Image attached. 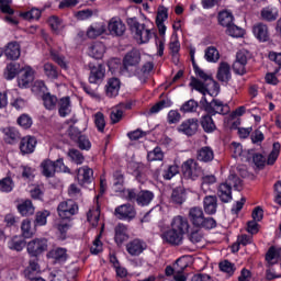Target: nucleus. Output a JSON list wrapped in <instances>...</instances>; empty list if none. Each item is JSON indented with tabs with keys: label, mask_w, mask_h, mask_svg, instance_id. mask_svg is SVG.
<instances>
[{
	"label": "nucleus",
	"mask_w": 281,
	"mask_h": 281,
	"mask_svg": "<svg viewBox=\"0 0 281 281\" xmlns=\"http://www.w3.org/2000/svg\"><path fill=\"white\" fill-rule=\"evenodd\" d=\"M47 238H35L26 244V251L32 258H38L47 251Z\"/></svg>",
	"instance_id": "8"
},
{
	"label": "nucleus",
	"mask_w": 281,
	"mask_h": 281,
	"mask_svg": "<svg viewBox=\"0 0 281 281\" xmlns=\"http://www.w3.org/2000/svg\"><path fill=\"white\" fill-rule=\"evenodd\" d=\"M20 72H22V76L18 79L19 87H21V88L30 87V82H31V80H33L32 69L22 68V71H20Z\"/></svg>",
	"instance_id": "38"
},
{
	"label": "nucleus",
	"mask_w": 281,
	"mask_h": 281,
	"mask_svg": "<svg viewBox=\"0 0 281 281\" xmlns=\"http://www.w3.org/2000/svg\"><path fill=\"white\" fill-rule=\"evenodd\" d=\"M67 156L69 157L70 161L77 164V166H81L85 162V156L80 150L71 148L68 150Z\"/></svg>",
	"instance_id": "45"
},
{
	"label": "nucleus",
	"mask_w": 281,
	"mask_h": 281,
	"mask_svg": "<svg viewBox=\"0 0 281 281\" xmlns=\"http://www.w3.org/2000/svg\"><path fill=\"white\" fill-rule=\"evenodd\" d=\"M123 196L126 199V201H136L137 205L145 207L146 205H150V203H153L155 193L148 190H142L137 193L135 189H123Z\"/></svg>",
	"instance_id": "2"
},
{
	"label": "nucleus",
	"mask_w": 281,
	"mask_h": 281,
	"mask_svg": "<svg viewBox=\"0 0 281 281\" xmlns=\"http://www.w3.org/2000/svg\"><path fill=\"white\" fill-rule=\"evenodd\" d=\"M42 100L45 109L48 111H54V109H56V104H58V98L49 92L44 93Z\"/></svg>",
	"instance_id": "39"
},
{
	"label": "nucleus",
	"mask_w": 281,
	"mask_h": 281,
	"mask_svg": "<svg viewBox=\"0 0 281 281\" xmlns=\"http://www.w3.org/2000/svg\"><path fill=\"white\" fill-rule=\"evenodd\" d=\"M48 24L55 34H60L65 30V24L60 18L53 15L48 19Z\"/></svg>",
	"instance_id": "40"
},
{
	"label": "nucleus",
	"mask_w": 281,
	"mask_h": 281,
	"mask_svg": "<svg viewBox=\"0 0 281 281\" xmlns=\"http://www.w3.org/2000/svg\"><path fill=\"white\" fill-rule=\"evenodd\" d=\"M21 229L24 238H32V236H34V233H32V222H30V220L22 222Z\"/></svg>",
	"instance_id": "55"
},
{
	"label": "nucleus",
	"mask_w": 281,
	"mask_h": 281,
	"mask_svg": "<svg viewBox=\"0 0 281 281\" xmlns=\"http://www.w3.org/2000/svg\"><path fill=\"white\" fill-rule=\"evenodd\" d=\"M14 190V180L5 177L0 180V192H12Z\"/></svg>",
	"instance_id": "50"
},
{
	"label": "nucleus",
	"mask_w": 281,
	"mask_h": 281,
	"mask_svg": "<svg viewBox=\"0 0 281 281\" xmlns=\"http://www.w3.org/2000/svg\"><path fill=\"white\" fill-rule=\"evenodd\" d=\"M218 23L223 27H229L234 23V15L229 11H222L218 13Z\"/></svg>",
	"instance_id": "41"
},
{
	"label": "nucleus",
	"mask_w": 281,
	"mask_h": 281,
	"mask_svg": "<svg viewBox=\"0 0 281 281\" xmlns=\"http://www.w3.org/2000/svg\"><path fill=\"white\" fill-rule=\"evenodd\" d=\"M18 212H20L22 216H32L35 212L34 204H32L30 200H25L18 205Z\"/></svg>",
	"instance_id": "37"
},
{
	"label": "nucleus",
	"mask_w": 281,
	"mask_h": 281,
	"mask_svg": "<svg viewBox=\"0 0 281 281\" xmlns=\"http://www.w3.org/2000/svg\"><path fill=\"white\" fill-rule=\"evenodd\" d=\"M189 221L194 227H203L204 229H214L216 227V220L214 217H205L203 209L199 206L190 209Z\"/></svg>",
	"instance_id": "1"
},
{
	"label": "nucleus",
	"mask_w": 281,
	"mask_h": 281,
	"mask_svg": "<svg viewBox=\"0 0 281 281\" xmlns=\"http://www.w3.org/2000/svg\"><path fill=\"white\" fill-rule=\"evenodd\" d=\"M261 16L265 21H276L278 19V10L266 8L261 11Z\"/></svg>",
	"instance_id": "56"
},
{
	"label": "nucleus",
	"mask_w": 281,
	"mask_h": 281,
	"mask_svg": "<svg viewBox=\"0 0 281 281\" xmlns=\"http://www.w3.org/2000/svg\"><path fill=\"white\" fill-rule=\"evenodd\" d=\"M224 184L228 186L231 190L232 188H234V190H237L238 192L243 190V181L240 180V178H238V176H236V173H231Z\"/></svg>",
	"instance_id": "36"
},
{
	"label": "nucleus",
	"mask_w": 281,
	"mask_h": 281,
	"mask_svg": "<svg viewBox=\"0 0 281 281\" xmlns=\"http://www.w3.org/2000/svg\"><path fill=\"white\" fill-rule=\"evenodd\" d=\"M147 247L148 245H146V241L142 239H134L126 245V251L130 256H142V254L146 251Z\"/></svg>",
	"instance_id": "15"
},
{
	"label": "nucleus",
	"mask_w": 281,
	"mask_h": 281,
	"mask_svg": "<svg viewBox=\"0 0 281 281\" xmlns=\"http://www.w3.org/2000/svg\"><path fill=\"white\" fill-rule=\"evenodd\" d=\"M167 122L168 124H179V122H181V113L177 110L169 111Z\"/></svg>",
	"instance_id": "63"
},
{
	"label": "nucleus",
	"mask_w": 281,
	"mask_h": 281,
	"mask_svg": "<svg viewBox=\"0 0 281 281\" xmlns=\"http://www.w3.org/2000/svg\"><path fill=\"white\" fill-rule=\"evenodd\" d=\"M114 214L120 221H133L137 216V211H135V206L127 203L117 206L114 210Z\"/></svg>",
	"instance_id": "13"
},
{
	"label": "nucleus",
	"mask_w": 281,
	"mask_h": 281,
	"mask_svg": "<svg viewBox=\"0 0 281 281\" xmlns=\"http://www.w3.org/2000/svg\"><path fill=\"white\" fill-rule=\"evenodd\" d=\"M36 137L34 136H25L20 142V153L22 155H32L34 149L36 148Z\"/></svg>",
	"instance_id": "17"
},
{
	"label": "nucleus",
	"mask_w": 281,
	"mask_h": 281,
	"mask_svg": "<svg viewBox=\"0 0 281 281\" xmlns=\"http://www.w3.org/2000/svg\"><path fill=\"white\" fill-rule=\"evenodd\" d=\"M182 175L186 179L196 181V179L203 175V169L199 167V162H196V160L191 158L182 164Z\"/></svg>",
	"instance_id": "7"
},
{
	"label": "nucleus",
	"mask_w": 281,
	"mask_h": 281,
	"mask_svg": "<svg viewBox=\"0 0 281 281\" xmlns=\"http://www.w3.org/2000/svg\"><path fill=\"white\" fill-rule=\"evenodd\" d=\"M178 133H182V135H187V137H192L196 135L199 131V119H188L183 121L178 127Z\"/></svg>",
	"instance_id": "11"
},
{
	"label": "nucleus",
	"mask_w": 281,
	"mask_h": 281,
	"mask_svg": "<svg viewBox=\"0 0 281 281\" xmlns=\"http://www.w3.org/2000/svg\"><path fill=\"white\" fill-rule=\"evenodd\" d=\"M226 34H228V36H233V38H240L245 35V31L233 23L227 26Z\"/></svg>",
	"instance_id": "52"
},
{
	"label": "nucleus",
	"mask_w": 281,
	"mask_h": 281,
	"mask_svg": "<svg viewBox=\"0 0 281 281\" xmlns=\"http://www.w3.org/2000/svg\"><path fill=\"white\" fill-rule=\"evenodd\" d=\"M90 76L89 82L90 85H100L104 80V75L106 74V69L104 65L98 64H89Z\"/></svg>",
	"instance_id": "12"
},
{
	"label": "nucleus",
	"mask_w": 281,
	"mask_h": 281,
	"mask_svg": "<svg viewBox=\"0 0 281 281\" xmlns=\"http://www.w3.org/2000/svg\"><path fill=\"white\" fill-rule=\"evenodd\" d=\"M200 124L204 133H214L216 131V124L214 123V119H212V114L202 116Z\"/></svg>",
	"instance_id": "31"
},
{
	"label": "nucleus",
	"mask_w": 281,
	"mask_h": 281,
	"mask_svg": "<svg viewBox=\"0 0 281 281\" xmlns=\"http://www.w3.org/2000/svg\"><path fill=\"white\" fill-rule=\"evenodd\" d=\"M23 71V68H21V64L19 63H11L7 65L4 69V78L5 80H14L19 74Z\"/></svg>",
	"instance_id": "27"
},
{
	"label": "nucleus",
	"mask_w": 281,
	"mask_h": 281,
	"mask_svg": "<svg viewBox=\"0 0 281 281\" xmlns=\"http://www.w3.org/2000/svg\"><path fill=\"white\" fill-rule=\"evenodd\" d=\"M18 124L24 128H31L32 127V117H30V115L27 114H22L19 119H18Z\"/></svg>",
	"instance_id": "64"
},
{
	"label": "nucleus",
	"mask_w": 281,
	"mask_h": 281,
	"mask_svg": "<svg viewBox=\"0 0 281 281\" xmlns=\"http://www.w3.org/2000/svg\"><path fill=\"white\" fill-rule=\"evenodd\" d=\"M77 181L79 186H87L93 181V169L83 166L77 170Z\"/></svg>",
	"instance_id": "16"
},
{
	"label": "nucleus",
	"mask_w": 281,
	"mask_h": 281,
	"mask_svg": "<svg viewBox=\"0 0 281 281\" xmlns=\"http://www.w3.org/2000/svg\"><path fill=\"white\" fill-rule=\"evenodd\" d=\"M203 207L205 214H216L218 210V198L216 195H206L203 199Z\"/></svg>",
	"instance_id": "20"
},
{
	"label": "nucleus",
	"mask_w": 281,
	"mask_h": 281,
	"mask_svg": "<svg viewBox=\"0 0 281 281\" xmlns=\"http://www.w3.org/2000/svg\"><path fill=\"white\" fill-rule=\"evenodd\" d=\"M7 245L12 251H23L25 248V239L19 236H13L8 240Z\"/></svg>",
	"instance_id": "35"
},
{
	"label": "nucleus",
	"mask_w": 281,
	"mask_h": 281,
	"mask_svg": "<svg viewBox=\"0 0 281 281\" xmlns=\"http://www.w3.org/2000/svg\"><path fill=\"white\" fill-rule=\"evenodd\" d=\"M252 34L261 43L269 41V27L263 23H257L252 26Z\"/></svg>",
	"instance_id": "22"
},
{
	"label": "nucleus",
	"mask_w": 281,
	"mask_h": 281,
	"mask_svg": "<svg viewBox=\"0 0 281 281\" xmlns=\"http://www.w3.org/2000/svg\"><path fill=\"white\" fill-rule=\"evenodd\" d=\"M217 196L222 203H229L232 201V188L225 182L221 183L217 189Z\"/></svg>",
	"instance_id": "29"
},
{
	"label": "nucleus",
	"mask_w": 281,
	"mask_h": 281,
	"mask_svg": "<svg viewBox=\"0 0 281 281\" xmlns=\"http://www.w3.org/2000/svg\"><path fill=\"white\" fill-rule=\"evenodd\" d=\"M103 32H106L104 25L90 26L87 31V36L88 38H98V36H102Z\"/></svg>",
	"instance_id": "49"
},
{
	"label": "nucleus",
	"mask_w": 281,
	"mask_h": 281,
	"mask_svg": "<svg viewBox=\"0 0 281 281\" xmlns=\"http://www.w3.org/2000/svg\"><path fill=\"white\" fill-rule=\"evenodd\" d=\"M204 58L207 60V63H217V60L221 58V54L216 47L210 46L205 49Z\"/></svg>",
	"instance_id": "44"
},
{
	"label": "nucleus",
	"mask_w": 281,
	"mask_h": 281,
	"mask_svg": "<svg viewBox=\"0 0 281 281\" xmlns=\"http://www.w3.org/2000/svg\"><path fill=\"white\" fill-rule=\"evenodd\" d=\"M59 240H67V232L71 229V221L60 218L55 223Z\"/></svg>",
	"instance_id": "23"
},
{
	"label": "nucleus",
	"mask_w": 281,
	"mask_h": 281,
	"mask_svg": "<svg viewBox=\"0 0 281 281\" xmlns=\"http://www.w3.org/2000/svg\"><path fill=\"white\" fill-rule=\"evenodd\" d=\"M42 173L44 177L48 179L54 177L56 172H69V168L65 166L63 158L57 159L56 161H52L50 159H46L41 164Z\"/></svg>",
	"instance_id": "4"
},
{
	"label": "nucleus",
	"mask_w": 281,
	"mask_h": 281,
	"mask_svg": "<svg viewBox=\"0 0 281 281\" xmlns=\"http://www.w3.org/2000/svg\"><path fill=\"white\" fill-rule=\"evenodd\" d=\"M88 222L92 225V227H98V222L100 221V210L89 211L87 213Z\"/></svg>",
	"instance_id": "57"
},
{
	"label": "nucleus",
	"mask_w": 281,
	"mask_h": 281,
	"mask_svg": "<svg viewBox=\"0 0 281 281\" xmlns=\"http://www.w3.org/2000/svg\"><path fill=\"white\" fill-rule=\"evenodd\" d=\"M171 229L176 231L183 237L184 234H188L190 231V222H188V218L178 215L171 221Z\"/></svg>",
	"instance_id": "14"
},
{
	"label": "nucleus",
	"mask_w": 281,
	"mask_h": 281,
	"mask_svg": "<svg viewBox=\"0 0 281 281\" xmlns=\"http://www.w3.org/2000/svg\"><path fill=\"white\" fill-rule=\"evenodd\" d=\"M59 115L60 117H67L71 113V99L69 97H64L58 101Z\"/></svg>",
	"instance_id": "32"
},
{
	"label": "nucleus",
	"mask_w": 281,
	"mask_h": 281,
	"mask_svg": "<svg viewBox=\"0 0 281 281\" xmlns=\"http://www.w3.org/2000/svg\"><path fill=\"white\" fill-rule=\"evenodd\" d=\"M220 269L224 273H228V276H234V272L236 271V267L229 260H224L220 262Z\"/></svg>",
	"instance_id": "58"
},
{
	"label": "nucleus",
	"mask_w": 281,
	"mask_h": 281,
	"mask_svg": "<svg viewBox=\"0 0 281 281\" xmlns=\"http://www.w3.org/2000/svg\"><path fill=\"white\" fill-rule=\"evenodd\" d=\"M201 104L209 115H216V113L220 115H227L229 112V105L223 104L218 99H213L211 102H207V99L203 97Z\"/></svg>",
	"instance_id": "5"
},
{
	"label": "nucleus",
	"mask_w": 281,
	"mask_h": 281,
	"mask_svg": "<svg viewBox=\"0 0 281 281\" xmlns=\"http://www.w3.org/2000/svg\"><path fill=\"white\" fill-rule=\"evenodd\" d=\"M12 4V0H0V11L2 14H14V9L10 7Z\"/></svg>",
	"instance_id": "60"
},
{
	"label": "nucleus",
	"mask_w": 281,
	"mask_h": 281,
	"mask_svg": "<svg viewBox=\"0 0 281 281\" xmlns=\"http://www.w3.org/2000/svg\"><path fill=\"white\" fill-rule=\"evenodd\" d=\"M161 238L165 243H168L169 245H175L177 247L183 244V237L173 228L164 232L161 234Z\"/></svg>",
	"instance_id": "18"
},
{
	"label": "nucleus",
	"mask_w": 281,
	"mask_h": 281,
	"mask_svg": "<svg viewBox=\"0 0 281 281\" xmlns=\"http://www.w3.org/2000/svg\"><path fill=\"white\" fill-rule=\"evenodd\" d=\"M190 87L195 89V91H199L202 93V95H205L209 93L207 88H205V83H203L201 80L196 79L195 77H191Z\"/></svg>",
	"instance_id": "51"
},
{
	"label": "nucleus",
	"mask_w": 281,
	"mask_h": 281,
	"mask_svg": "<svg viewBox=\"0 0 281 281\" xmlns=\"http://www.w3.org/2000/svg\"><path fill=\"white\" fill-rule=\"evenodd\" d=\"M196 159L210 164V161H214V150L210 146H204L198 150Z\"/></svg>",
	"instance_id": "26"
},
{
	"label": "nucleus",
	"mask_w": 281,
	"mask_h": 281,
	"mask_svg": "<svg viewBox=\"0 0 281 281\" xmlns=\"http://www.w3.org/2000/svg\"><path fill=\"white\" fill-rule=\"evenodd\" d=\"M217 80L227 85L232 80V68L227 61L220 63L216 74Z\"/></svg>",
	"instance_id": "19"
},
{
	"label": "nucleus",
	"mask_w": 281,
	"mask_h": 281,
	"mask_svg": "<svg viewBox=\"0 0 281 281\" xmlns=\"http://www.w3.org/2000/svg\"><path fill=\"white\" fill-rule=\"evenodd\" d=\"M155 69V64L151 61H147L140 69L139 72L134 74V76H137L138 80L144 85L146 83V80H148V74Z\"/></svg>",
	"instance_id": "34"
},
{
	"label": "nucleus",
	"mask_w": 281,
	"mask_h": 281,
	"mask_svg": "<svg viewBox=\"0 0 281 281\" xmlns=\"http://www.w3.org/2000/svg\"><path fill=\"white\" fill-rule=\"evenodd\" d=\"M142 63V53L137 48L127 52L123 57V71H131V68L138 67Z\"/></svg>",
	"instance_id": "10"
},
{
	"label": "nucleus",
	"mask_w": 281,
	"mask_h": 281,
	"mask_svg": "<svg viewBox=\"0 0 281 281\" xmlns=\"http://www.w3.org/2000/svg\"><path fill=\"white\" fill-rule=\"evenodd\" d=\"M126 23L140 44L148 43L155 34L150 29H146V24L139 23L137 18H127Z\"/></svg>",
	"instance_id": "3"
},
{
	"label": "nucleus",
	"mask_w": 281,
	"mask_h": 281,
	"mask_svg": "<svg viewBox=\"0 0 281 281\" xmlns=\"http://www.w3.org/2000/svg\"><path fill=\"white\" fill-rule=\"evenodd\" d=\"M148 161H162L164 160V151L161 147L154 148L153 151L147 154Z\"/></svg>",
	"instance_id": "53"
},
{
	"label": "nucleus",
	"mask_w": 281,
	"mask_h": 281,
	"mask_svg": "<svg viewBox=\"0 0 281 281\" xmlns=\"http://www.w3.org/2000/svg\"><path fill=\"white\" fill-rule=\"evenodd\" d=\"M113 177V187L115 188V192H120V190H122V188L124 187V175L122 173V171H115Z\"/></svg>",
	"instance_id": "54"
},
{
	"label": "nucleus",
	"mask_w": 281,
	"mask_h": 281,
	"mask_svg": "<svg viewBox=\"0 0 281 281\" xmlns=\"http://www.w3.org/2000/svg\"><path fill=\"white\" fill-rule=\"evenodd\" d=\"M49 256L57 262H65L67 260V249L56 248L49 251Z\"/></svg>",
	"instance_id": "47"
},
{
	"label": "nucleus",
	"mask_w": 281,
	"mask_h": 281,
	"mask_svg": "<svg viewBox=\"0 0 281 281\" xmlns=\"http://www.w3.org/2000/svg\"><path fill=\"white\" fill-rule=\"evenodd\" d=\"M104 52H106L104 44L102 42H95L89 47L88 54L91 58L100 60L104 56Z\"/></svg>",
	"instance_id": "28"
},
{
	"label": "nucleus",
	"mask_w": 281,
	"mask_h": 281,
	"mask_svg": "<svg viewBox=\"0 0 281 281\" xmlns=\"http://www.w3.org/2000/svg\"><path fill=\"white\" fill-rule=\"evenodd\" d=\"M179 175V166L177 165H171L168 167L167 170L164 171V179H166L167 181H170V179H172V177Z\"/></svg>",
	"instance_id": "61"
},
{
	"label": "nucleus",
	"mask_w": 281,
	"mask_h": 281,
	"mask_svg": "<svg viewBox=\"0 0 281 281\" xmlns=\"http://www.w3.org/2000/svg\"><path fill=\"white\" fill-rule=\"evenodd\" d=\"M44 74L48 77L49 80H58V76H60V70L52 63H46L43 66Z\"/></svg>",
	"instance_id": "33"
},
{
	"label": "nucleus",
	"mask_w": 281,
	"mask_h": 281,
	"mask_svg": "<svg viewBox=\"0 0 281 281\" xmlns=\"http://www.w3.org/2000/svg\"><path fill=\"white\" fill-rule=\"evenodd\" d=\"M188 265H181V259H177L173 266H167L165 269L166 276L170 277L173 276L175 281H187L188 277L183 273Z\"/></svg>",
	"instance_id": "9"
},
{
	"label": "nucleus",
	"mask_w": 281,
	"mask_h": 281,
	"mask_svg": "<svg viewBox=\"0 0 281 281\" xmlns=\"http://www.w3.org/2000/svg\"><path fill=\"white\" fill-rule=\"evenodd\" d=\"M168 106H172L171 100H161L158 103H156L154 106L150 108V113H159L162 109H166Z\"/></svg>",
	"instance_id": "59"
},
{
	"label": "nucleus",
	"mask_w": 281,
	"mask_h": 281,
	"mask_svg": "<svg viewBox=\"0 0 281 281\" xmlns=\"http://www.w3.org/2000/svg\"><path fill=\"white\" fill-rule=\"evenodd\" d=\"M110 34L113 36H124L126 25L121 20L112 19L108 25Z\"/></svg>",
	"instance_id": "24"
},
{
	"label": "nucleus",
	"mask_w": 281,
	"mask_h": 281,
	"mask_svg": "<svg viewBox=\"0 0 281 281\" xmlns=\"http://www.w3.org/2000/svg\"><path fill=\"white\" fill-rule=\"evenodd\" d=\"M120 93V79L111 78L105 85V94L108 98H116Z\"/></svg>",
	"instance_id": "25"
},
{
	"label": "nucleus",
	"mask_w": 281,
	"mask_h": 281,
	"mask_svg": "<svg viewBox=\"0 0 281 281\" xmlns=\"http://www.w3.org/2000/svg\"><path fill=\"white\" fill-rule=\"evenodd\" d=\"M94 124L100 133L104 132V126H106V122L104 121V114H102V112H98L94 115Z\"/></svg>",
	"instance_id": "62"
},
{
	"label": "nucleus",
	"mask_w": 281,
	"mask_h": 281,
	"mask_svg": "<svg viewBox=\"0 0 281 281\" xmlns=\"http://www.w3.org/2000/svg\"><path fill=\"white\" fill-rule=\"evenodd\" d=\"M199 109V102H196L193 99H190L189 101L184 102L180 111L181 113H195V111Z\"/></svg>",
	"instance_id": "48"
},
{
	"label": "nucleus",
	"mask_w": 281,
	"mask_h": 281,
	"mask_svg": "<svg viewBox=\"0 0 281 281\" xmlns=\"http://www.w3.org/2000/svg\"><path fill=\"white\" fill-rule=\"evenodd\" d=\"M4 56L8 60H19L21 57V45L18 42H11L4 49Z\"/></svg>",
	"instance_id": "21"
},
{
	"label": "nucleus",
	"mask_w": 281,
	"mask_h": 281,
	"mask_svg": "<svg viewBox=\"0 0 281 281\" xmlns=\"http://www.w3.org/2000/svg\"><path fill=\"white\" fill-rule=\"evenodd\" d=\"M114 232H115L114 239L117 245H122L125 240H128V235L126 234L127 232L126 225L122 223L117 224L114 228Z\"/></svg>",
	"instance_id": "30"
},
{
	"label": "nucleus",
	"mask_w": 281,
	"mask_h": 281,
	"mask_svg": "<svg viewBox=\"0 0 281 281\" xmlns=\"http://www.w3.org/2000/svg\"><path fill=\"white\" fill-rule=\"evenodd\" d=\"M183 201H186V192L183 189H173L171 193V203H176V205H182Z\"/></svg>",
	"instance_id": "46"
},
{
	"label": "nucleus",
	"mask_w": 281,
	"mask_h": 281,
	"mask_svg": "<svg viewBox=\"0 0 281 281\" xmlns=\"http://www.w3.org/2000/svg\"><path fill=\"white\" fill-rule=\"evenodd\" d=\"M266 262L267 267H273V265H278V262H280V259L278 257V249H276L274 247L269 248L266 254Z\"/></svg>",
	"instance_id": "42"
},
{
	"label": "nucleus",
	"mask_w": 281,
	"mask_h": 281,
	"mask_svg": "<svg viewBox=\"0 0 281 281\" xmlns=\"http://www.w3.org/2000/svg\"><path fill=\"white\" fill-rule=\"evenodd\" d=\"M78 213V203L74 200L60 202L57 206V214L59 218L69 221L71 216Z\"/></svg>",
	"instance_id": "6"
},
{
	"label": "nucleus",
	"mask_w": 281,
	"mask_h": 281,
	"mask_svg": "<svg viewBox=\"0 0 281 281\" xmlns=\"http://www.w3.org/2000/svg\"><path fill=\"white\" fill-rule=\"evenodd\" d=\"M3 133L5 135V142L7 144H12L13 142H16V139H20L21 134L16 128L14 127H5L3 130Z\"/></svg>",
	"instance_id": "43"
}]
</instances>
